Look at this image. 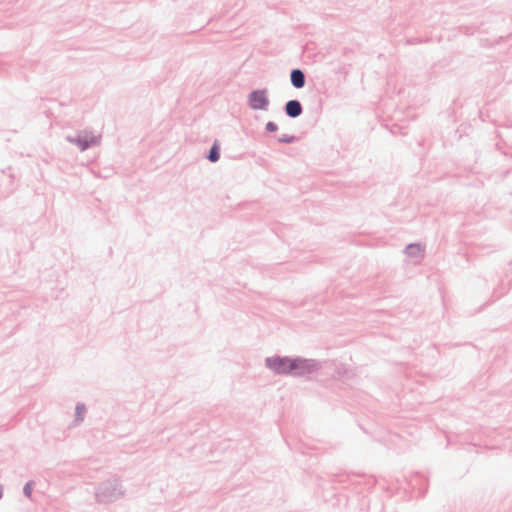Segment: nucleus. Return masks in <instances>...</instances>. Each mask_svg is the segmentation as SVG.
Here are the masks:
<instances>
[{"label": "nucleus", "mask_w": 512, "mask_h": 512, "mask_svg": "<svg viewBox=\"0 0 512 512\" xmlns=\"http://www.w3.org/2000/svg\"><path fill=\"white\" fill-rule=\"evenodd\" d=\"M265 367L275 375L292 378H310L322 369L319 360L302 356H281L275 354L265 358Z\"/></svg>", "instance_id": "1"}, {"label": "nucleus", "mask_w": 512, "mask_h": 512, "mask_svg": "<svg viewBox=\"0 0 512 512\" xmlns=\"http://www.w3.org/2000/svg\"><path fill=\"white\" fill-rule=\"evenodd\" d=\"M124 495L125 489L117 476H112L95 487V500L100 504L113 503Z\"/></svg>", "instance_id": "2"}, {"label": "nucleus", "mask_w": 512, "mask_h": 512, "mask_svg": "<svg viewBox=\"0 0 512 512\" xmlns=\"http://www.w3.org/2000/svg\"><path fill=\"white\" fill-rule=\"evenodd\" d=\"M248 106L252 110H268L270 100L266 88L254 89L247 96Z\"/></svg>", "instance_id": "3"}, {"label": "nucleus", "mask_w": 512, "mask_h": 512, "mask_svg": "<svg viewBox=\"0 0 512 512\" xmlns=\"http://www.w3.org/2000/svg\"><path fill=\"white\" fill-rule=\"evenodd\" d=\"M67 141L77 145L80 151H85L90 147L96 145L98 143V138L94 135H88L87 133L82 135L78 134L76 136H67Z\"/></svg>", "instance_id": "4"}, {"label": "nucleus", "mask_w": 512, "mask_h": 512, "mask_svg": "<svg viewBox=\"0 0 512 512\" xmlns=\"http://www.w3.org/2000/svg\"><path fill=\"white\" fill-rule=\"evenodd\" d=\"M284 112L287 117L295 119L303 113L302 103L298 99L288 100L284 105Z\"/></svg>", "instance_id": "5"}, {"label": "nucleus", "mask_w": 512, "mask_h": 512, "mask_svg": "<svg viewBox=\"0 0 512 512\" xmlns=\"http://www.w3.org/2000/svg\"><path fill=\"white\" fill-rule=\"evenodd\" d=\"M291 85L296 89H301L306 84V76L303 70L294 68L290 72Z\"/></svg>", "instance_id": "6"}, {"label": "nucleus", "mask_w": 512, "mask_h": 512, "mask_svg": "<svg viewBox=\"0 0 512 512\" xmlns=\"http://www.w3.org/2000/svg\"><path fill=\"white\" fill-rule=\"evenodd\" d=\"M423 251L424 249L419 243H410L404 249L405 254L410 258L420 257Z\"/></svg>", "instance_id": "7"}, {"label": "nucleus", "mask_w": 512, "mask_h": 512, "mask_svg": "<svg viewBox=\"0 0 512 512\" xmlns=\"http://www.w3.org/2000/svg\"><path fill=\"white\" fill-rule=\"evenodd\" d=\"M206 158L211 163H216L220 159V145L217 140L214 141V143L210 147L208 153L206 154Z\"/></svg>", "instance_id": "8"}, {"label": "nucleus", "mask_w": 512, "mask_h": 512, "mask_svg": "<svg viewBox=\"0 0 512 512\" xmlns=\"http://www.w3.org/2000/svg\"><path fill=\"white\" fill-rule=\"evenodd\" d=\"M34 486H35V481L29 480L28 482L25 483V485L23 487L24 496L30 500L32 499V493H33Z\"/></svg>", "instance_id": "9"}, {"label": "nucleus", "mask_w": 512, "mask_h": 512, "mask_svg": "<svg viewBox=\"0 0 512 512\" xmlns=\"http://www.w3.org/2000/svg\"><path fill=\"white\" fill-rule=\"evenodd\" d=\"M422 482H426V477L421 473H415V475L410 480V485L413 488H416L417 485H421Z\"/></svg>", "instance_id": "10"}, {"label": "nucleus", "mask_w": 512, "mask_h": 512, "mask_svg": "<svg viewBox=\"0 0 512 512\" xmlns=\"http://www.w3.org/2000/svg\"><path fill=\"white\" fill-rule=\"evenodd\" d=\"M86 411L85 404L83 403H77L75 407V419L76 421H83V415Z\"/></svg>", "instance_id": "11"}, {"label": "nucleus", "mask_w": 512, "mask_h": 512, "mask_svg": "<svg viewBox=\"0 0 512 512\" xmlns=\"http://www.w3.org/2000/svg\"><path fill=\"white\" fill-rule=\"evenodd\" d=\"M298 140V138L295 135H288V134H282L281 136L277 137V141L279 143H285V144H291Z\"/></svg>", "instance_id": "12"}, {"label": "nucleus", "mask_w": 512, "mask_h": 512, "mask_svg": "<svg viewBox=\"0 0 512 512\" xmlns=\"http://www.w3.org/2000/svg\"><path fill=\"white\" fill-rule=\"evenodd\" d=\"M265 130L271 133L276 132L278 130V125L273 121H268L265 125Z\"/></svg>", "instance_id": "13"}, {"label": "nucleus", "mask_w": 512, "mask_h": 512, "mask_svg": "<svg viewBox=\"0 0 512 512\" xmlns=\"http://www.w3.org/2000/svg\"><path fill=\"white\" fill-rule=\"evenodd\" d=\"M348 478H349V475H344V474L335 475L333 478V482L339 483V484H344Z\"/></svg>", "instance_id": "14"}, {"label": "nucleus", "mask_w": 512, "mask_h": 512, "mask_svg": "<svg viewBox=\"0 0 512 512\" xmlns=\"http://www.w3.org/2000/svg\"><path fill=\"white\" fill-rule=\"evenodd\" d=\"M421 40L419 38H409L407 39V44L409 45H414V44H417V43H420Z\"/></svg>", "instance_id": "15"}, {"label": "nucleus", "mask_w": 512, "mask_h": 512, "mask_svg": "<svg viewBox=\"0 0 512 512\" xmlns=\"http://www.w3.org/2000/svg\"><path fill=\"white\" fill-rule=\"evenodd\" d=\"M4 496V487L2 484H0V500L3 498Z\"/></svg>", "instance_id": "16"}, {"label": "nucleus", "mask_w": 512, "mask_h": 512, "mask_svg": "<svg viewBox=\"0 0 512 512\" xmlns=\"http://www.w3.org/2000/svg\"><path fill=\"white\" fill-rule=\"evenodd\" d=\"M418 489H419V493H420L422 496H423V495H425L426 490H422V488H421V487H419Z\"/></svg>", "instance_id": "17"}]
</instances>
